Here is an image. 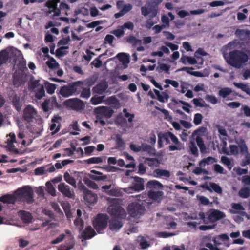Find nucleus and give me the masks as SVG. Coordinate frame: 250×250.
Returning a JSON list of instances; mask_svg holds the SVG:
<instances>
[{
  "instance_id": "f257e3e1",
  "label": "nucleus",
  "mask_w": 250,
  "mask_h": 250,
  "mask_svg": "<svg viewBox=\"0 0 250 250\" xmlns=\"http://www.w3.org/2000/svg\"><path fill=\"white\" fill-rule=\"evenodd\" d=\"M226 62L230 66L240 68L243 64L247 62L249 56L242 50H234L229 52V56L226 58Z\"/></svg>"
},
{
  "instance_id": "f03ea898",
  "label": "nucleus",
  "mask_w": 250,
  "mask_h": 250,
  "mask_svg": "<svg viewBox=\"0 0 250 250\" xmlns=\"http://www.w3.org/2000/svg\"><path fill=\"white\" fill-rule=\"evenodd\" d=\"M163 0H150L146 2L145 6L141 8V14L146 17L150 14V19L155 17L159 12V5Z\"/></svg>"
},
{
  "instance_id": "7ed1b4c3",
  "label": "nucleus",
  "mask_w": 250,
  "mask_h": 250,
  "mask_svg": "<svg viewBox=\"0 0 250 250\" xmlns=\"http://www.w3.org/2000/svg\"><path fill=\"white\" fill-rule=\"evenodd\" d=\"M15 195L17 200L25 202L28 204L34 202L33 191L29 186H24L18 189L15 191Z\"/></svg>"
},
{
  "instance_id": "20e7f679",
  "label": "nucleus",
  "mask_w": 250,
  "mask_h": 250,
  "mask_svg": "<svg viewBox=\"0 0 250 250\" xmlns=\"http://www.w3.org/2000/svg\"><path fill=\"white\" fill-rule=\"evenodd\" d=\"M82 84V82L77 81L69 83L68 85L63 86L60 89V94L64 97H69L76 93L78 94L81 91V88H79V86Z\"/></svg>"
},
{
  "instance_id": "39448f33",
  "label": "nucleus",
  "mask_w": 250,
  "mask_h": 250,
  "mask_svg": "<svg viewBox=\"0 0 250 250\" xmlns=\"http://www.w3.org/2000/svg\"><path fill=\"white\" fill-rule=\"evenodd\" d=\"M108 217L106 214H98L93 221V225L97 232L102 233L107 225Z\"/></svg>"
},
{
  "instance_id": "423d86ee",
  "label": "nucleus",
  "mask_w": 250,
  "mask_h": 250,
  "mask_svg": "<svg viewBox=\"0 0 250 250\" xmlns=\"http://www.w3.org/2000/svg\"><path fill=\"white\" fill-rule=\"evenodd\" d=\"M127 210L129 215L132 218L140 217L146 211L144 206L136 202L130 203Z\"/></svg>"
},
{
  "instance_id": "0eeeda50",
  "label": "nucleus",
  "mask_w": 250,
  "mask_h": 250,
  "mask_svg": "<svg viewBox=\"0 0 250 250\" xmlns=\"http://www.w3.org/2000/svg\"><path fill=\"white\" fill-rule=\"evenodd\" d=\"M107 209L108 213L112 218L125 219L126 216V211L119 204H112L109 206Z\"/></svg>"
},
{
  "instance_id": "6e6552de",
  "label": "nucleus",
  "mask_w": 250,
  "mask_h": 250,
  "mask_svg": "<svg viewBox=\"0 0 250 250\" xmlns=\"http://www.w3.org/2000/svg\"><path fill=\"white\" fill-rule=\"evenodd\" d=\"M206 215L208 216V220L211 223H214L226 217L224 212L215 209H210L209 212L206 213Z\"/></svg>"
},
{
  "instance_id": "1a4fd4ad",
  "label": "nucleus",
  "mask_w": 250,
  "mask_h": 250,
  "mask_svg": "<svg viewBox=\"0 0 250 250\" xmlns=\"http://www.w3.org/2000/svg\"><path fill=\"white\" fill-rule=\"evenodd\" d=\"M64 103L66 106L75 110H81L84 106L83 101L78 98L68 99Z\"/></svg>"
},
{
  "instance_id": "9d476101",
  "label": "nucleus",
  "mask_w": 250,
  "mask_h": 250,
  "mask_svg": "<svg viewBox=\"0 0 250 250\" xmlns=\"http://www.w3.org/2000/svg\"><path fill=\"white\" fill-rule=\"evenodd\" d=\"M133 179L135 183L127 189L128 192L132 193L133 191L139 192L143 190L144 189V179L136 176L134 177Z\"/></svg>"
},
{
  "instance_id": "9b49d317",
  "label": "nucleus",
  "mask_w": 250,
  "mask_h": 250,
  "mask_svg": "<svg viewBox=\"0 0 250 250\" xmlns=\"http://www.w3.org/2000/svg\"><path fill=\"white\" fill-rule=\"evenodd\" d=\"M58 190L65 197L72 198L74 196L73 190L71 189L70 187L64 183H60L58 185Z\"/></svg>"
},
{
  "instance_id": "f8f14e48",
  "label": "nucleus",
  "mask_w": 250,
  "mask_h": 250,
  "mask_svg": "<svg viewBox=\"0 0 250 250\" xmlns=\"http://www.w3.org/2000/svg\"><path fill=\"white\" fill-rule=\"evenodd\" d=\"M97 114H101L106 119L110 118L114 113V110L110 107L100 106L94 110Z\"/></svg>"
},
{
  "instance_id": "ddd939ff",
  "label": "nucleus",
  "mask_w": 250,
  "mask_h": 250,
  "mask_svg": "<svg viewBox=\"0 0 250 250\" xmlns=\"http://www.w3.org/2000/svg\"><path fill=\"white\" fill-rule=\"evenodd\" d=\"M36 114L37 112L34 107L31 105H28L24 109L23 118L26 122H31Z\"/></svg>"
},
{
  "instance_id": "4468645a",
  "label": "nucleus",
  "mask_w": 250,
  "mask_h": 250,
  "mask_svg": "<svg viewBox=\"0 0 250 250\" xmlns=\"http://www.w3.org/2000/svg\"><path fill=\"white\" fill-rule=\"evenodd\" d=\"M170 139L175 145H170L168 146L170 151L181 150L183 148V145L179 141L178 138L172 132L168 134Z\"/></svg>"
},
{
  "instance_id": "2eb2a0df",
  "label": "nucleus",
  "mask_w": 250,
  "mask_h": 250,
  "mask_svg": "<svg viewBox=\"0 0 250 250\" xmlns=\"http://www.w3.org/2000/svg\"><path fill=\"white\" fill-rule=\"evenodd\" d=\"M123 219L112 218L109 221V227L110 229L112 231H118L123 226Z\"/></svg>"
},
{
  "instance_id": "dca6fc26",
  "label": "nucleus",
  "mask_w": 250,
  "mask_h": 250,
  "mask_svg": "<svg viewBox=\"0 0 250 250\" xmlns=\"http://www.w3.org/2000/svg\"><path fill=\"white\" fill-rule=\"evenodd\" d=\"M84 199L90 204H94L97 202L98 197L97 194L93 193L91 191L87 188H85L83 190Z\"/></svg>"
},
{
  "instance_id": "f3484780",
  "label": "nucleus",
  "mask_w": 250,
  "mask_h": 250,
  "mask_svg": "<svg viewBox=\"0 0 250 250\" xmlns=\"http://www.w3.org/2000/svg\"><path fill=\"white\" fill-rule=\"evenodd\" d=\"M75 244V241L74 236L71 238H67L64 244L60 245L57 248L58 250H70L73 249Z\"/></svg>"
},
{
  "instance_id": "a211bd4d",
  "label": "nucleus",
  "mask_w": 250,
  "mask_h": 250,
  "mask_svg": "<svg viewBox=\"0 0 250 250\" xmlns=\"http://www.w3.org/2000/svg\"><path fill=\"white\" fill-rule=\"evenodd\" d=\"M168 133H170V131L164 133L160 132L158 134V145L159 148H162L164 146L163 141L166 142V144H169L170 143V137H169Z\"/></svg>"
},
{
  "instance_id": "6ab92c4d",
  "label": "nucleus",
  "mask_w": 250,
  "mask_h": 250,
  "mask_svg": "<svg viewBox=\"0 0 250 250\" xmlns=\"http://www.w3.org/2000/svg\"><path fill=\"white\" fill-rule=\"evenodd\" d=\"M108 88V84L105 82H102L92 88L93 94H104Z\"/></svg>"
},
{
  "instance_id": "aec40b11",
  "label": "nucleus",
  "mask_w": 250,
  "mask_h": 250,
  "mask_svg": "<svg viewBox=\"0 0 250 250\" xmlns=\"http://www.w3.org/2000/svg\"><path fill=\"white\" fill-rule=\"evenodd\" d=\"M96 235L91 226H87L81 234V238L84 240L90 239Z\"/></svg>"
},
{
  "instance_id": "412c9836",
  "label": "nucleus",
  "mask_w": 250,
  "mask_h": 250,
  "mask_svg": "<svg viewBox=\"0 0 250 250\" xmlns=\"http://www.w3.org/2000/svg\"><path fill=\"white\" fill-rule=\"evenodd\" d=\"M164 194V192L162 191H154L150 190L147 193V195L150 199L158 202H160L163 199Z\"/></svg>"
},
{
  "instance_id": "4be33fe9",
  "label": "nucleus",
  "mask_w": 250,
  "mask_h": 250,
  "mask_svg": "<svg viewBox=\"0 0 250 250\" xmlns=\"http://www.w3.org/2000/svg\"><path fill=\"white\" fill-rule=\"evenodd\" d=\"M235 34L242 41L247 42L250 38V31L248 30L238 29L235 32Z\"/></svg>"
},
{
  "instance_id": "5701e85b",
  "label": "nucleus",
  "mask_w": 250,
  "mask_h": 250,
  "mask_svg": "<svg viewBox=\"0 0 250 250\" xmlns=\"http://www.w3.org/2000/svg\"><path fill=\"white\" fill-rule=\"evenodd\" d=\"M89 177L91 179L95 181H104L107 179V176L103 175V174L95 170H91L90 173L89 174Z\"/></svg>"
},
{
  "instance_id": "b1692460",
  "label": "nucleus",
  "mask_w": 250,
  "mask_h": 250,
  "mask_svg": "<svg viewBox=\"0 0 250 250\" xmlns=\"http://www.w3.org/2000/svg\"><path fill=\"white\" fill-rule=\"evenodd\" d=\"M17 200V197L15 195V192L14 193V195L7 194L0 197V202L3 203L13 204L16 202Z\"/></svg>"
},
{
  "instance_id": "393cba45",
  "label": "nucleus",
  "mask_w": 250,
  "mask_h": 250,
  "mask_svg": "<svg viewBox=\"0 0 250 250\" xmlns=\"http://www.w3.org/2000/svg\"><path fill=\"white\" fill-rule=\"evenodd\" d=\"M19 216L25 223H28L32 221V216L31 214L24 210H20L18 212Z\"/></svg>"
},
{
  "instance_id": "a878e982",
  "label": "nucleus",
  "mask_w": 250,
  "mask_h": 250,
  "mask_svg": "<svg viewBox=\"0 0 250 250\" xmlns=\"http://www.w3.org/2000/svg\"><path fill=\"white\" fill-rule=\"evenodd\" d=\"M146 187L150 189H162L163 185L160 182L153 180L147 182L146 183Z\"/></svg>"
},
{
  "instance_id": "bb28decb",
  "label": "nucleus",
  "mask_w": 250,
  "mask_h": 250,
  "mask_svg": "<svg viewBox=\"0 0 250 250\" xmlns=\"http://www.w3.org/2000/svg\"><path fill=\"white\" fill-rule=\"evenodd\" d=\"M196 142L197 146L199 147L200 152L202 154L207 153V148L204 144V141L203 138L198 135L196 137Z\"/></svg>"
},
{
  "instance_id": "cd10ccee",
  "label": "nucleus",
  "mask_w": 250,
  "mask_h": 250,
  "mask_svg": "<svg viewBox=\"0 0 250 250\" xmlns=\"http://www.w3.org/2000/svg\"><path fill=\"white\" fill-rule=\"evenodd\" d=\"M41 84L40 83V80H35L33 76H32L30 78V79L29 81V89L31 91H34L36 88L40 87Z\"/></svg>"
},
{
  "instance_id": "c85d7f7f",
  "label": "nucleus",
  "mask_w": 250,
  "mask_h": 250,
  "mask_svg": "<svg viewBox=\"0 0 250 250\" xmlns=\"http://www.w3.org/2000/svg\"><path fill=\"white\" fill-rule=\"evenodd\" d=\"M47 58H48V61L46 62V64L47 66L49 68L52 69H58L59 67V64L56 61L49 55H47Z\"/></svg>"
},
{
  "instance_id": "c756f323",
  "label": "nucleus",
  "mask_w": 250,
  "mask_h": 250,
  "mask_svg": "<svg viewBox=\"0 0 250 250\" xmlns=\"http://www.w3.org/2000/svg\"><path fill=\"white\" fill-rule=\"evenodd\" d=\"M9 59V51L7 49L0 51V66L6 63Z\"/></svg>"
},
{
  "instance_id": "7c9ffc66",
  "label": "nucleus",
  "mask_w": 250,
  "mask_h": 250,
  "mask_svg": "<svg viewBox=\"0 0 250 250\" xmlns=\"http://www.w3.org/2000/svg\"><path fill=\"white\" fill-rule=\"evenodd\" d=\"M154 174L155 176L159 177L169 178L170 176V172L167 170L156 169L154 171Z\"/></svg>"
},
{
  "instance_id": "2f4dec72",
  "label": "nucleus",
  "mask_w": 250,
  "mask_h": 250,
  "mask_svg": "<svg viewBox=\"0 0 250 250\" xmlns=\"http://www.w3.org/2000/svg\"><path fill=\"white\" fill-rule=\"evenodd\" d=\"M117 58L123 64L129 62V56L125 53H120L117 55Z\"/></svg>"
},
{
  "instance_id": "473e14b6",
  "label": "nucleus",
  "mask_w": 250,
  "mask_h": 250,
  "mask_svg": "<svg viewBox=\"0 0 250 250\" xmlns=\"http://www.w3.org/2000/svg\"><path fill=\"white\" fill-rule=\"evenodd\" d=\"M12 104L17 111L21 110V104L20 102V98L17 95H14L12 98Z\"/></svg>"
},
{
  "instance_id": "72a5a7b5",
  "label": "nucleus",
  "mask_w": 250,
  "mask_h": 250,
  "mask_svg": "<svg viewBox=\"0 0 250 250\" xmlns=\"http://www.w3.org/2000/svg\"><path fill=\"white\" fill-rule=\"evenodd\" d=\"M189 151L195 157L199 156V152L197 146L194 142L191 141L188 146Z\"/></svg>"
},
{
  "instance_id": "f704fd0d",
  "label": "nucleus",
  "mask_w": 250,
  "mask_h": 250,
  "mask_svg": "<svg viewBox=\"0 0 250 250\" xmlns=\"http://www.w3.org/2000/svg\"><path fill=\"white\" fill-rule=\"evenodd\" d=\"M231 206L233 209L230 210V212L232 214L238 213L239 211L244 210V207L240 203H232Z\"/></svg>"
},
{
  "instance_id": "c9c22d12",
  "label": "nucleus",
  "mask_w": 250,
  "mask_h": 250,
  "mask_svg": "<svg viewBox=\"0 0 250 250\" xmlns=\"http://www.w3.org/2000/svg\"><path fill=\"white\" fill-rule=\"evenodd\" d=\"M232 93V90L231 88L229 87H224L221 88L218 91V95L223 98H225L227 97L229 95Z\"/></svg>"
},
{
  "instance_id": "e433bc0d",
  "label": "nucleus",
  "mask_w": 250,
  "mask_h": 250,
  "mask_svg": "<svg viewBox=\"0 0 250 250\" xmlns=\"http://www.w3.org/2000/svg\"><path fill=\"white\" fill-rule=\"evenodd\" d=\"M35 92V97L40 100L45 96V90L43 85H41L40 87L34 90Z\"/></svg>"
},
{
  "instance_id": "4c0bfd02",
  "label": "nucleus",
  "mask_w": 250,
  "mask_h": 250,
  "mask_svg": "<svg viewBox=\"0 0 250 250\" xmlns=\"http://www.w3.org/2000/svg\"><path fill=\"white\" fill-rule=\"evenodd\" d=\"M64 178L65 181L71 185L76 187V180L74 177L70 175L68 172H66L64 174Z\"/></svg>"
},
{
  "instance_id": "58836bf2",
  "label": "nucleus",
  "mask_w": 250,
  "mask_h": 250,
  "mask_svg": "<svg viewBox=\"0 0 250 250\" xmlns=\"http://www.w3.org/2000/svg\"><path fill=\"white\" fill-rule=\"evenodd\" d=\"M44 85L46 91L48 94H52L54 93L55 90L56 88V85L55 84H53L48 82H45Z\"/></svg>"
},
{
  "instance_id": "ea45409f",
  "label": "nucleus",
  "mask_w": 250,
  "mask_h": 250,
  "mask_svg": "<svg viewBox=\"0 0 250 250\" xmlns=\"http://www.w3.org/2000/svg\"><path fill=\"white\" fill-rule=\"evenodd\" d=\"M127 42L131 43L133 45H136L138 44H141L142 42L141 40L137 39L135 36L133 35H130L125 38Z\"/></svg>"
},
{
  "instance_id": "a19ab883",
  "label": "nucleus",
  "mask_w": 250,
  "mask_h": 250,
  "mask_svg": "<svg viewBox=\"0 0 250 250\" xmlns=\"http://www.w3.org/2000/svg\"><path fill=\"white\" fill-rule=\"evenodd\" d=\"M46 187V191L47 192L53 196L56 195V189L53 187L50 181H48L45 184Z\"/></svg>"
},
{
  "instance_id": "79ce46f5",
  "label": "nucleus",
  "mask_w": 250,
  "mask_h": 250,
  "mask_svg": "<svg viewBox=\"0 0 250 250\" xmlns=\"http://www.w3.org/2000/svg\"><path fill=\"white\" fill-rule=\"evenodd\" d=\"M103 159L101 157H94L85 160L84 162L86 163L90 164H99L103 162Z\"/></svg>"
},
{
  "instance_id": "37998d69",
  "label": "nucleus",
  "mask_w": 250,
  "mask_h": 250,
  "mask_svg": "<svg viewBox=\"0 0 250 250\" xmlns=\"http://www.w3.org/2000/svg\"><path fill=\"white\" fill-rule=\"evenodd\" d=\"M250 195V188L248 187L241 188L239 192V195L243 198H247Z\"/></svg>"
},
{
  "instance_id": "c03bdc74",
  "label": "nucleus",
  "mask_w": 250,
  "mask_h": 250,
  "mask_svg": "<svg viewBox=\"0 0 250 250\" xmlns=\"http://www.w3.org/2000/svg\"><path fill=\"white\" fill-rule=\"evenodd\" d=\"M216 162V159L212 157H208L202 160L199 163L201 167L205 166L206 164L209 165Z\"/></svg>"
},
{
  "instance_id": "a18cd8bd",
  "label": "nucleus",
  "mask_w": 250,
  "mask_h": 250,
  "mask_svg": "<svg viewBox=\"0 0 250 250\" xmlns=\"http://www.w3.org/2000/svg\"><path fill=\"white\" fill-rule=\"evenodd\" d=\"M7 148L8 151H10V152L14 154H22V152L20 153V151L18 150L17 148H15V146L13 144L14 143L12 142H7Z\"/></svg>"
},
{
  "instance_id": "49530a36",
  "label": "nucleus",
  "mask_w": 250,
  "mask_h": 250,
  "mask_svg": "<svg viewBox=\"0 0 250 250\" xmlns=\"http://www.w3.org/2000/svg\"><path fill=\"white\" fill-rule=\"evenodd\" d=\"M105 96H97L94 95L90 99L91 103L93 105H97L103 102Z\"/></svg>"
},
{
  "instance_id": "de8ad7c7",
  "label": "nucleus",
  "mask_w": 250,
  "mask_h": 250,
  "mask_svg": "<svg viewBox=\"0 0 250 250\" xmlns=\"http://www.w3.org/2000/svg\"><path fill=\"white\" fill-rule=\"evenodd\" d=\"M115 122L117 125L123 126L126 124V120L123 117L121 114H120L116 117Z\"/></svg>"
},
{
  "instance_id": "09e8293b",
  "label": "nucleus",
  "mask_w": 250,
  "mask_h": 250,
  "mask_svg": "<svg viewBox=\"0 0 250 250\" xmlns=\"http://www.w3.org/2000/svg\"><path fill=\"white\" fill-rule=\"evenodd\" d=\"M233 84L235 85V86L241 89L243 91L245 92L247 94H248L250 90L249 87L247 85L242 83L234 82Z\"/></svg>"
},
{
  "instance_id": "8fccbe9b",
  "label": "nucleus",
  "mask_w": 250,
  "mask_h": 250,
  "mask_svg": "<svg viewBox=\"0 0 250 250\" xmlns=\"http://www.w3.org/2000/svg\"><path fill=\"white\" fill-rule=\"evenodd\" d=\"M111 33L114 34L116 37L120 38L124 35L125 31L120 26L118 29L113 30Z\"/></svg>"
},
{
  "instance_id": "3c124183",
  "label": "nucleus",
  "mask_w": 250,
  "mask_h": 250,
  "mask_svg": "<svg viewBox=\"0 0 250 250\" xmlns=\"http://www.w3.org/2000/svg\"><path fill=\"white\" fill-rule=\"evenodd\" d=\"M90 95H91V92H90V88L86 87V88H83V89L82 90V91L81 93L80 97L83 98L87 99L90 96Z\"/></svg>"
},
{
  "instance_id": "603ef678",
  "label": "nucleus",
  "mask_w": 250,
  "mask_h": 250,
  "mask_svg": "<svg viewBox=\"0 0 250 250\" xmlns=\"http://www.w3.org/2000/svg\"><path fill=\"white\" fill-rule=\"evenodd\" d=\"M210 187L211 190H213L215 192L218 194H221L222 193V189L221 187L214 183H210Z\"/></svg>"
},
{
  "instance_id": "864d4df0",
  "label": "nucleus",
  "mask_w": 250,
  "mask_h": 250,
  "mask_svg": "<svg viewBox=\"0 0 250 250\" xmlns=\"http://www.w3.org/2000/svg\"><path fill=\"white\" fill-rule=\"evenodd\" d=\"M102 54L99 55L97 58L94 59L91 63V65H94L96 68H100L102 65V62L100 60L101 57L102 56Z\"/></svg>"
},
{
  "instance_id": "5fc2aeb1",
  "label": "nucleus",
  "mask_w": 250,
  "mask_h": 250,
  "mask_svg": "<svg viewBox=\"0 0 250 250\" xmlns=\"http://www.w3.org/2000/svg\"><path fill=\"white\" fill-rule=\"evenodd\" d=\"M147 164L150 167H158L159 165V162L157 159L155 158H147Z\"/></svg>"
},
{
  "instance_id": "6e6d98bb",
  "label": "nucleus",
  "mask_w": 250,
  "mask_h": 250,
  "mask_svg": "<svg viewBox=\"0 0 250 250\" xmlns=\"http://www.w3.org/2000/svg\"><path fill=\"white\" fill-rule=\"evenodd\" d=\"M170 69V66L165 63L160 64L159 66L157 68V70H162L165 71L166 73L169 74Z\"/></svg>"
},
{
  "instance_id": "4d7b16f0",
  "label": "nucleus",
  "mask_w": 250,
  "mask_h": 250,
  "mask_svg": "<svg viewBox=\"0 0 250 250\" xmlns=\"http://www.w3.org/2000/svg\"><path fill=\"white\" fill-rule=\"evenodd\" d=\"M116 145L117 148H122L124 146L125 142L119 135H117L116 136Z\"/></svg>"
},
{
  "instance_id": "13d9d810",
  "label": "nucleus",
  "mask_w": 250,
  "mask_h": 250,
  "mask_svg": "<svg viewBox=\"0 0 250 250\" xmlns=\"http://www.w3.org/2000/svg\"><path fill=\"white\" fill-rule=\"evenodd\" d=\"M174 235V233L168 232L166 231L159 232L156 234L157 237L164 238H166L169 237L173 236Z\"/></svg>"
},
{
  "instance_id": "bf43d9fd",
  "label": "nucleus",
  "mask_w": 250,
  "mask_h": 250,
  "mask_svg": "<svg viewBox=\"0 0 250 250\" xmlns=\"http://www.w3.org/2000/svg\"><path fill=\"white\" fill-rule=\"evenodd\" d=\"M203 119V116L200 113H196L194 115L193 123L196 125H198L201 124Z\"/></svg>"
},
{
  "instance_id": "052dcab7",
  "label": "nucleus",
  "mask_w": 250,
  "mask_h": 250,
  "mask_svg": "<svg viewBox=\"0 0 250 250\" xmlns=\"http://www.w3.org/2000/svg\"><path fill=\"white\" fill-rule=\"evenodd\" d=\"M50 102L49 99H46L42 104V108L43 111L45 112H47L50 110V108L49 107V104Z\"/></svg>"
},
{
  "instance_id": "680f3d73",
  "label": "nucleus",
  "mask_w": 250,
  "mask_h": 250,
  "mask_svg": "<svg viewBox=\"0 0 250 250\" xmlns=\"http://www.w3.org/2000/svg\"><path fill=\"white\" fill-rule=\"evenodd\" d=\"M74 224L76 226H80V230L83 229L84 226V222L83 219L80 218H77L74 220Z\"/></svg>"
},
{
  "instance_id": "e2e57ef3",
  "label": "nucleus",
  "mask_w": 250,
  "mask_h": 250,
  "mask_svg": "<svg viewBox=\"0 0 250 250\" xmlns=\"http://www.w3.org/2000/svg\"><path fill=\"white\" fill-rule=\"evenodd\" d=\"M65 237V235L64 234H63V233L61 234L56 239L51 241L50 243L51 244H56L59 243L63 240Z\"/></svg>"
},
{
  "instance_id": "0e129e2a",
  "label": "nucleus",
  "mask_w": 250,
  "mask_h": 250,
  "mask_svg": "<svg viewBox=\"0 0 250 250\" xmlns=\"http://www.w3.org/2000/svg\"><path fill=\"white\" fill-rule=\"evenodd\" d=\"M85 184H86L87 185L91 187L94 189H96L98 188V186L97 184L93 181H92L91 180H89L88 178H84L83 180Z\"/></svg>"
},
{
  "instance_id": "69168bd1",
  "label": "nucleus",
  "mask_w": 250,
  "mask_h": 250,
  "mask_svg": "<svg viewBox=\"0 0 250 250\" xmlns=\"http://www.w3.org/2000/svg\"><path fill=\"white\" fill-rule=\"evenodd\" d=\"M206 100L212 104H216L219 102L216 97L213 95H208L206 97Z\"/></svg>"
},
{
  "instance_id": "338daca9",
  "label": "nucleus",
  "mask_w": 250,
  "mask_h": 250,
  "mask_svg": "<svg viewBox=\"0 0 250 250\" xmlns=\"http://www.w3.org/2000/svg\"><path fill=\"white\" fill-rule=\"evenodd\" d=\"M46 5L49 9L53 10L57 6V1L56 0L48 1L46 3Z\"/></svg>"
},
{
  "instance_id": "774afa93",
  "label": "nucleus",
  "mask_w": 250,
  "mask_h": 250,
  "mask_svg": "<svg viewBox=\"0 0 250 250\" xmlns=\"http://www.w3.org/2000/svg\"><path fill=\"white\" fill-rule=\"evenodd\" d=\"M250 164V154L248 153L246 155L245 158L242 160L241 165L245 166Z\"/></svg>"
}]
</instances>
